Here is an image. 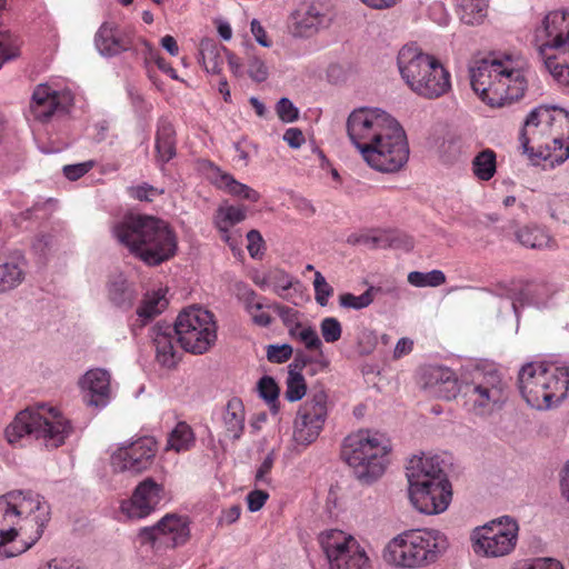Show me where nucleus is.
Returning <instances> with one entry per match:
<instances>
[{
  "label": "nucleus",
  "instance_id": "5701e85b",
  "mask_svg": "<svg viewBox=\"0 0 569 569\" xmlns=\"http://www.w3.org/2000/svg\"><path fill=\"white\" fill-rule=\"evenodd\" d=\"M79 388L88 406L103 408L111 399V375L103 368L89 369L80 378Z\"/></svg>",
  "mask_w": 569,
  "mask_h": 569
},
{
  "label": "nucleus",
  "instance_id": "a18cd8bd",
  "mask_svg": "<svg viewBox=\"0 0 569 569\" xmlns=\"http://www.w3.org/2000/svg\"><path fill=\"white\" fill-rule=\"evenodd\" d=\"M475 177L480 181H489L497 172V156L491 149H485L476 154L471 162Z\"/></svg>",
  "mask_w": 569,
  "mask_h": 569
},
{
  "label": "nucleus",
  "instance_id": "1a4fd4ad",
  "mask_svg": "<svg viewBox=\"0 0 569 569\" xmlns=\"http://www.w3.org/2000/svg\"><path fill=\"white\" fill-rule=\"evenodd\" d=\"M519 389L530 407L549 409L567 397L569 370L553 363L529 362L519 371Z\"/></svg>",
  "mask_w": 569,
  "mask_h": 569
},
{
  "label": "nucleus",
  "instance_id": "bb28decb",
  "mask_svg": "<svg viewBox=\"0 0 569 569\" xmlns=\"http://www.w3.org/2000/svg\"><path fill=\"white\" fill-rule=\"evenodd\" d=\"M238 298L253 325L267 328L272 323L269 310L273 309V305H266L264 299L259 297L254 290L248 286H240Z\"/></svg>",
  "mask_w": 569,
  "mask_h": 569
},
{
  "label": "nucleus",
  "instance_id": "9b49d317",
  "mask_svg": "<svg viewBox=\"0 0 569 569\" xmlns=\"http://www.w3.org/2000/svg\"><path fill=\"white\" fill-rule=\"evenodd\" d=\"M465 406L476 416H491L508 400V387L496 369L475 368L463 387Z\"/></svg>",
  "mask_w": 569,
  "mask_h": 569
},
{
  "label": "nucleus",
  "instance_id": "4468645a",
  "mask_svg": "<svg viewBox=\"0 0 569 569\" xmlns=\"http://www.w3.org/2000/svg\"><path fill=\"white\" fill-rule=\"evenodd\" d=\"M566 127L569 132V112L552 106H539L533 109L520 134V143L525 153L533 157L537 152L548 149L549 138ZM546 154V151H543Z\"/></svg>",
  "mask_w": 569,
  "mask_h": 569
},
{
  "label": "nucleus",
  "instance_id": "7ed1b4c3",
  "mask_svg": "<svg viewBox=\"0 0 569 569\" xmlns=\"http://www.w3.org/2000/svg\"><path fill=\"white\" fill-rule=\"evenodd\" d=\"M520 57L501 54L486 58L470 69V82L480 99L502 107L523 97L528 80Z\"/></svg>",
  "mask_w": 569,
  "mask_h": 569
},
{
  "label": "nucleus",
  "instance_id": "13d9d810",
  "mask_svg": "<svg viewBox=\"0 0 569 569\" xmlns=\"http://www.w3.org/2000/svg\"><path fill=\"white\" fill-rule=\"evenodd\" d=\"M94 166V161L89 160L84 162L67 164L62 168V172L68 180L76 181L88 173Z\"/></svg>",
  "mask_w": 569,
  "mask_h": 569
},
{
  "label": "nucleus",
  "instance_id": "39448f33",
  "mask_svg": "<svg viewBox=\"0 0 569 569\" xmlns=\"http://www.w3.org/2000/svg\"><path fill=\"white\" fill-rule=\"evenodd\" d=\"M533 46L553 80L569 89V14L552 10L533 31Z\"/></svg>",
  "mask_w": 569,
  "mask_h": 569
},
{
  "label": "nucleus",
  "instance_id": "423d86ee",
  "mask_svg": "<svg viewBox=\"0 0 569 569\" xmlns=\"http://www.w3.org/2000/svg\"><path fill=\"white\" fill-rule=\"evenodd\" d=\"M397 66L401 79L419 97L437 99L451 89L449 71L436 57L416 46L407 44L399 50Z\"/></svg>",
  "mask_w": 569,
  "mask_h": 569
},
{
  "label": "nucleus",
  "instance_id": "338daca9",
  "mask_svg": "<svg viewBox=\"0 0 569 569\" xmlns=\"http://www.w3.org/2000/svg\"><path fill=\"white\" fill-rule=\"evenodd\" d=\"M250 30L256 41L263 48H270L272 42L269 40L263 26L259 20L252 19L250 22Z\"/></svg>",
  "mask_w": 569,
  "mask_h": 569
},
{
  "label": "nucleus",
  "instance_id": "9d476101",
  "mask_svg": "<svg viewBox=\"0 0 569 569\" xmlns=\"http://www.w3.org/2000/svg\"><path fill=\"white\" fill-rule=\"evenodd\" d=\"M446 548L445 537L437 530L412 529L392 538L382 551L383 560L399 568H417L437 560Z\"/></svg>",
  "mask_w": 569,
  "mask_h": 569
},
{
  "label": "nucleus",
  "instance_id": "49530a36",
  "mask_svg": "<svg viewBox=\"0 0 569 569\" xmlns=\"http://www.w3.org/2000/svg\"><path fill=\"white\" fill-rule=\"evenodd\" d=\"M542 203L555 220L563 222L569 219V194L567 193H548L543 196Z\"/></svg>",
  "mask_w": 569,
  "mask_h": 569
},
{
  "label": "nucleus",
  "instance_id": "e433bc0d",
  "mask_svg": "<svg viewBox=\"0 0 569 569\" xmlns=\"http://www.w3.org/2000/svg\"><path fill=\"white\" fill-rule=\"evenodd\" d=\"M196 443V436L191 427L183 421L178 422L169 432L164 451L177 453L190 450Z\"/></svg>",
  "mask_w": 569,
  "mask_h": 569
},
{
  "label": "nucleus",
  "instance_id": "72a5a7b5",
  "mask_svg": "<svg viewBox=\"0 0 569 569\" xmlns=\"http://www.w3.org/2000/svg\"><path fill=\"white\" fill-rule=\"evenodd\" d=\"M246 219V209L241 206H229V204H222L218 208L216 217H214V224L219 229V231L222 233V238L226 242L230 244V247L233 248L232 239L229 233V229L243 221Z\"/></svg>",
  "mask_w": 569,
  "mask_h": 569
},
{
  "label": "nucleus",
  "instance_id": "864d4df0",
  "mask_svg": "<svg viewBox=\"0 0 569 569\" xmlns=\"http://www.w3.org/2000/svg\"><path fill=\"white\" fill-rule=\"evenodd\" d=\"M373 287L367 289L360 296L345 292L339 296V306L343 309L361 310L369 307L373 302Z\"/></svg>",
  "mask_w": 569,
  "mask_h": 569
},
{
  "label": "nucleus",
  "instance_id": "7c9ffc66",
  "mask_svg": "<svg viewBox=\"0 0 569 569\" xmlns=\"http://www.w3.org/2000/svg\"><path fill=\"white\" fill-rule=\"evenodd\" d=\"M291 339L302 343L307 350L316 351L317 358L313 360L320 368H328L329 360L323 353V345L316 329L307 325H298L290 329Z\"/></svg>",
  "mask_w": 569,
  "mask_h": 569
},
{
  "label": "nucleus",
  "instance_id": "37998d69",
  "mask_svg": "<svg viewBox=\"0 0 569 569\" xmlns=\"http://www.w3.org/2000/svg\"><path fill=\"white\" fill-rule=\"evenodd\" d=\"M489 0H457L460 20L469 26L480 24L487 17Z\"/></svg>",
  "mask_w": 569,
  "mask_h": 569
},
{
  "label": "nucleus",
  "instance_id": "f704fd0d",
  "mask_svg": "<svg viewBox=\"0 0 569 569\" xmlns=\"http://www.w3.org/2000/svg\"><path fill=\"white\" fill-rule=\"evenodd\" d=\"M546 154L537 152L533 157L550 160L552 163H562L569 158V132L566 127L559 129L549 138L547 143Z\"/></svg>",
  "mask_w": 569,
  "mask_h": 569
},
{
  "label": "nucleus",
  "instance_id": "412c9836",
  "mask_svg": "<svg viewBox=\"0 0 569 569\" xmlns=\"http://www.w3.org/2000/svg\"><path fill=\"white\" fill-rule=\"evenodd\" d=\"M72 101L70 90H57L48 83H41L32 93L29 112L34 120L44 122L56 112L64 111Z\"/></svg>",
  "mask_w": 569,
  "mask_h": 569
},
{
  "label": "nucleus",
  "instance_id": "2eb2a0df",
  "mask_svg": "<svg viewBox=\"0 0 569 569\" xmlns=\"http://www.w3.org/2000/svg\"><path fill=\"white\" fill-rule=\"evenodd\" d=\"M137 539L156 555L174 550L190 541L191 521L187 516L169 512L154 525L140 528Z\"/></svg>",
  "mask_w": 569,
  "mask_h": 569
},
{
  "label": "nucleus",
  "instance_id": "4be33fe9",
  "mask_svg": "<svg viewBox=\"0 0 569 569\" xmlns=\"http://www.w3.org/2000/svg\"><path fill=\"white\" fill-rule=\"evenodd\" d=\"M319 540L330 569H336V565L347 567L353 560V556L366 555L358 541L341 530H327L320 535Z\"/></svg>",
  "mask_w": 569,
  "mask_h": 569
},
{
  "label": "nucleus",
  "instance_id": "2f4dec72",
  "mask_svg": "<svg viewBox=\"0 0 569 569\" xmlns=\"http://www.w3.org/2000/svg\"><path fill=\"white\" fill-rule=\"evenodd\" d=\"M326 17L316 6H307L295 14V30L301 37H310L325 27Z\"/></svg>",
  "mask_w": 569,
  "mask_h": 569
},
{
  "label": "nucleus",
  "instance_id": "0e129e2a",
  "mask_svg": "<svg viewBox=\"0 0 569 569\" xmlns=\"http://www.w3.org/2000/svg\"><path fill=\"white\" fill-rule=\"evenodd\" d=\"M269 495L263 490H252L247 495V505L250 512L259 511L268 500Z\"/></svg>",
  "mask_w": 569,
  "mask_h": 569
},
{
  "label": "nucleus",
  "instance_id": "b1692460",
  "mask_svg": "<svg viewBox=\"0 0 569 569\" xmlns=\"http://www.w3.org/2000/svg\"><path fill=\"white\" fill-rule=\"evenodd\" d=\"M133 33L112 21H104L94 34V47L103 57H114L132 48Z\"/></svg>",
  "mask_w": 569,
  "mask_h": 569
},
{
  "label": "nucleus",
  "instance_id": "09e8293b",
  "mask_svg": "<svg viewBox=\"0 0 569 569\" xmlns=\"http://www.w3.org/2000/svg\"><path fill=\"white\" fill-rule=\"evenodd\" d=\"M407 279L416 288L439 287L446 282V274L438 269L428 272L411 271Z\"/></svg>",
  "mask_w": 569,
  "mask_h": 569
},
{
  "label": "nucleus",
  "instance_id": "f257e3e1",
  "mask_svg": "<svg viewBox=\"0 0 569 569\" xmlns=\"http://www.w3.org/2000/svg\"><path fill=\"white\" fill-rule=\"evenodd\" d=\"M50 517L49 502L37 492L13 490L0 496V559L29 550L42 537Z\"/></svg>",
  "mask_w": 569,
  "mask_h": 569
},
{
  "label": "nucleus",
  "instance_id": "e2e57ef3",
  "mask_svg": "<svg viewBox=\"0 0 569 569\" xmlns=\"http://www.w3.org/2000/svg\"><path fill=\"white\" fill-rule=\"evenodd\" d=\"M129 193L132 198L140 201H152L158 194L161 193L154 187L143 183L140 186L129 188Z\"/></svg>",
  "mask_w": 569,
  "mask_h": 569
},
{
  "label": "nucleus",
  "instance_id": "a211bd4d",
  "mask_svg": "<svg viewBox=\"0 0 569 569\" xmlns=\"http://www.w3.org/2000/svg\"><path fill=\"white\" fill-rule=\"evenodd\" d=\"M397 122L395 117L380 108H358L347 119V134L359 152Z\"/></svg>",
  "mask_w": 569,
  "mask_h": 569
},
{
  "label": "nucleus",
  "instance_id": "a878e982",
  "mask_svg": "<svg viewBox=\"0 0 569 569\" xmlns=\"http://www.w3.org/2000/svg\"><path fill=\"white\" fill-rule=\"evenodd\" d=\"M250 278L261 290H272L281 298H284L286 292L293 287L295 282H298L290 273L276 267L267 270H254Z\"/></svg>",
  "mask_w": 569,
  "mask_h": 569
},
{
  "label": "nucleus",
  "instance_id": "393cba45",
  "mask_svg": "<svg viewBox=\"0 0 569 569\" xmlns=\"http://www.w3.org/2000/svg\"><path fill=\"white\" fill-rule=\"evenodd\" d=\"M420 383L431 396L450 400L459 392L458 378L448 367L428 366L421 370Z\"/></svg>",
  "mask_w": 569,
  "mask_h": 569
},
{
  "label": "nucleus",
  "instance_id": "4c0bfd02",
  "mask_svg": "<svg viewBox=\"0 0 569 569\" xmlns=\"http://www.w3.org/2000/svg\"><path fill=\"white\" fill-rule=\"evenodd\" d=\"M7 0H0V11L4 9ZM21 39L9 29L0 27V69L21 56Z\"/></svg>",
  "mask_w": 569,
  "mask_h": 569
},
{
  "label": "nucleus",
  "instance_id": "8fccbe9b",
  "mask_svg": "<svg viewBox=\"0 0 569 569\" xmlns=\"http://www.w3.org/2000/svg\"><path fill=\"white\" fill-rule=\"evenodd\" d=\"M259 396L268 403L273 415L279 412V387L274 379L268 376L262 377L258 382Z\"/></svg>",
  "mask_w": 569,
  "mask_h": 569
},
{
  "label": "nucleus",
  "instance_id": "f8f14e48",
  "mask_svg": "<svg viewBox=\"0 0 569 569\" xmlns=\"http://www.w3.org/2000/svg\"><path fill=\"white\" fill-rule=\"evenodd\" d=\"M174 332L184 351L203 355L217 342L218 325L211 311L192 306L179 312L174 321Z\"/></svg>",
  "mask_w": 569,
  "mask_h": 569
},
{
  "label": "nucleus",
  "instance_id": "603ef678",
  "mask_svg": "<svg viewBox=\"0 0 569 569\" xmlns=\"http://www.w3.org/2000/svg\"><path fill=\"white\" fill-rule=\"evenodd\" d=\"M110 301L118 308H129L132 303V291L123 279H119L109 284L108 288Z\"/></svg>",
  "mask_w": 569,
  "mask_h": 569
},
{
  "label": "nucleus",
  "instance_id": "dca6fc26",
  "mask_svg": "<svg viewBox=\"0 0 569 569\" xmlns=\"http://www.w3.org/2000/svg\"><path fill=\"white\" fill-rule=\"evenodd\" d=\"M519 526L510 517H501L475 529L471 540L475 553L486 558L510 555L518 542Z\"/></svg>",
  "mask_w": 569,
  "mask_h": 569
},
{
  "label": "nucleus",
  "instance_id": "6e6d98bb",
  "mask_svg": "<svg viewBox=\"0 0 569 569\" xmlns=\"http://www.w3.org/2000/svg\"><path fill=\"white\" fill-rule=\"evenodd\" d=\"M313 289L316 301L322 307L327 306L333 289L320 271L315 272Z\"/></svg>",
  "mask_w": 569,
  "mask_h": 569
},
{
  "label": "nucleus",
  "instance_id": "79ce46f5",
  "mask_svg": "<svg viewBox=\"0 0 569 569\" xmlns=\"http://www.w3.org/2000/svg\"><path fill=\"white\" fill-rule=\"evenodd\" d=\"M152 339L157 361L162 367L173 368L178 363L179 355L174 348L172 336L158 330L153 333Z\"/></svg>",
  "mask_w": 569,
  "mask_h": 569
},
{
  "label": "nucleus",
  "instance_id": "c756f323",
  "mask_svg": "<svg viewBox=\"0 0 569 569\" xmlns=\"http://www.w3.org/2000/svg\"><path fill=\"white\" fill-rule=\"evenodd\" d=\"M515 238L521 246L530 249H556L557 242L550 232L537 224H526L518 227L515 231Z\"/></svg>",
  "mask_w": 569,
  "mask_h": 569
},
{
  "label": "nucleus",
  "instance_id": "58836bf2",
  "mask_svg": "<svg viewBox=\"0 0 569 569\" xmlns=\"http://www.w3.org/2000/svg\"><path fill=\"white\" fill-rule=\"evenodd\" d=\"M7 0H0V11L4 9ZM21 39L9 29L0 27V69L21 56Z\"/></svg>",
  "mask_w": 569,
  "mask_h": 569
},
{
  "label": "nucleus",
  "instance_id": "774afa93",
  "mask_svg": "<svg viewBox=\"0 0 569 569\" xmlns=\"http://www.w3.org/2000/svg\"><path fill=\"white\" fill-rule=\"evenodd\" d=\"M283 140L288 143L289 147L298 149L305 143L306 138L300 129L289 128L283 134Z\"/></svg>",
  "mask_w": 569,
  "mask_h": 569
},
{
  "label": "nucleus",
  "instance_id": "680f3d73",
  "mask_svg": "<svg viewBox=\"0 0 569 569\" xmlns=\"http://www.w3.org/2000/svg\"><path fill=\"white\" fill-rule=\"evenodd\" d=\"M248 252L252 258H260L263 254L264 242L259 231L250 230L247 233Z\"/></svg>",
  "mask_w": 569,
  "mask_h": 569
},
{
  "label": "nucleus",
  "instance_id": "473e14b6",
  "mask_svg": "<svg viewBox=\"0 0 569 569\" xmlns=\"http://www.w3.org/2000/svg\"><path fill=\"white\" fill-rule=\"evenodd\" d=\"M222 52L228 50L211 38H203L199 43V61L208 73L219 74L223 64Z\"/></svg>",
  "mask_w": 569,
  "mask_h": 569
},
{
  "label": "nucleus",
  "instance_id": "0eeeda50",
  "mask_svg": "<svg viewBox=\"0 0 569 569\" xmlns=\"http://www.w3.org/2000/svg\"><path fill=\"white\" fill-rule=\"evenodd\" d=\"M391 452L389 438L376 430L359 429L343 440L342 457L355 477L371 485L383 476Z\"/></svg>",
  "mask_w": 569,
  "mask_h": 569
},
{
  "label": "nucleus",
  "instance_id": "f03ea898",
  "mask_svg": "<svg viewBox=\"0 0 569 569\" xmlns=\"http://www.w3.org/2000/svg\"><path fill=\"white\" fill-rule=\"evenodd\" d=\"M112 234L148 266L168 261L178 250L176 232L168 222L152 216H128L112 227Z\"/></svg>",
  "mask_w": 569,
  "mask_h": 569
},
{
  "label": "nucleus",
  "instance_id": "3c124183",
  "mask_svg": "<svg viewBox=\"0 0 569 569\" xmlns=\"http://www.w3.org/2000/svg\"><path fill=\"white\" fill-rule=\"evenodd\" d=\"M307 392V385L303 376L293 369H290L286 380L284 397L290 402L301 400Z\"/></svg>",
  "mask_w": 569,
  "mask_h": 569
},
{
  "label": "nucleus",
  "instance_id": "6e6552de",
  "mask_svg": "<svg viewBox=\"0 0 569 569\" xmlns=\"http://www.w3.org/2000/svg\"><path fill=\"white\" fill-rule=\"evenodd\" d=\"M71 432L70 421L57 407L48 403H38L20 411L4 431L10 443L31 435L50 448L63 445Z\"/></svg>",
  "mask_w": 569,
  "mask_h": 569
},
{
  "label": "nucleus",
  "instance_id": "6ab92c4d",
  "mask_svg": "<svg viewBox=\"0 0 569 569\" xmlns=\"http://www.w3.org/2000/svg\"><path fill=\"white\" fill-rule=\"evenodd\" d=\"M327 402V393L318 390L301 405L293 422L296 443L308 446L319 437L328 415Z\"/></svg>",
  "mask_w": 569,
  "mask_h": 569
},
{
  "label": "nucleus",
  "instance_id": "c9c22d12",
  "mask_svg": "<svg viewBox=\"0 0 569 569\" xmlns=\"http://www.w3.org/2000/svg\"><path fill=\"white\" fill-rule=\"evenodd\" d=\"M176 132L170 121L161 119L158 122V129L156 134V149L158 152L159 160L168 162L176 154Z\"/></svg>",
  "mask_w": 569,
  "mask_h": 569
},
{
  "label": "nucleus",
  "instance_id": "c85d7f7f",
  "mask_svg": "<svg viewBox=\"0 0 569 569\" xmlns=\"http://www.w3.org/2000/svg\"><path fill=\"white\" fill-rule=\"evenodd\" d=\"M244 407L239 398L230 399L220 415V426L226 438H240L244 428Z\"/></svg>",
  "mask_w": 569,
  "mask_h": 569
},
{
  "label": "nucleus",
  "instance_id": "4d7b16f0",
  "mask_svg": "<svg viewBox=\"0 0 569 569\" xmlns=\"http://www.w3.org/2000/svg\"><path fill=\"white\" fill-rule=\"evenodd\" d=\"M293 349L290 345H270L267 349V358L274 363H283L292 356Z\"/></svg>",
  "mask_w": 569,
  "mask_h": 569
},
{
  "label": "nucleus",
  "instance_id": "aec40b11",
  "mask_svg": "<svg viewBox=\"0 0 569 569\" xmlns=\"http://www.w3.org/2000/svg\"><path fill=\"white\" fill-rule=\"evenodd\" d=\"M164 496L162 483L152 478H146L138 483L130 498L120 502V516L130 521L142 520L156 510Z\"/></svg>",
  "mask_w": 569,
  "mask_h": 569
},
{
  "label": "nucleus",
  "instance_id": "5fc2aeb1",
  "mask_svg": "<svg viewBox=\"0 0 569 569\" xmlns=\"http://www.w3.org/2000/svg\"><path fill=\"white\" fill-rule=\"evenodd\" d=\"M320 331L326 342L333 343L341 338L342 327L337 318L327 317L320 322Z\"/></svg>",
  "mask_w": 569,
  "mask_h": 569
},
{
  "label": "nucleus",
  "instance_id": "bf43d9fd",
  "mask_svg": "<svg viewBox=\"0 0 569 569\" xmlns=\"http://www.w3.org/2000/svg\"><path fill=\"white\" fill-rule=\"evenodd\" d=\"M276 109L279 118L283 122H293L298 119L299 111L288 98H281Z\"/></svg>",
  "mask_w": 569,
  "mask_h": 569
},
{
  "label": "nucleus",
  "instance_id": "f3484780",
  "mask_svg": "<svg viewBox=\"0 0 569 569\" xmlns=\"http://www.w3.org/2000/svg\"><path fill=\"white\" fill-rule=\"evenodd\" d=\"M158 452L152 437H140L118 443L110 452L109 463L116 473L138 476L149 470Z\"/></svg>",
  "mask_w": 569,
  "mask_h": 569
},
{
  "label": "nucleus",
  "instance_id": "20e7f679",
  "mask_svg": "<svg viewBox=\"0 0 569 569\" xmlns=\"http://www.w3.org/2000/svg\"><path fill=\"white\" fill-rule=\"evenodd\" d=\"M406 477L409 500L417 511L439 515L448 509L452 488L437 456H412L406 466Z\"/></svg>",
  "mask_w": 569,
  "mask_h": 569
},
{
  "label": "nucleus",
  "instance_id": "052dcab7",
  "mask_svg": "<svg viewBox=\"0 0 569 569\" xmlns=\"http://www.w3.org/2000/svg\"><path fill=\"white\" fill-rule=\"evenodd\" d=\"M273 310L278 313L283 325L287 327L288 333L290 332V329L301 323L298 319V312L291 308L274 303Z\"/></svg>",
  "mask_w": 569,
  "mask_h": 569
},
{
  "label": "nucleus",
  "instance_id": "de8ad7c7",
  "mask_svg": "<svg viewBox=\"0 0 569 569\" xmlns=\"http://www.w3.org/2000/svg\"><path fill=\"white\" fill-rule=\"evenodd\" d=\"M246 76L254 82H263L269 77V67L267 62L253 50L247 52Z\"/></svg>",
  "mask_w": 569,
  "mask_h": 569
},
{
  "label": "nucleus",
  "instance_id": "cd10ccee",
  "mask_svg": "<svg viewBox=\"0 0 569 569\" xmlns=\"http://www.w3.org/2000/svg\"><path fill=\"white\" fill-rule=\"evenodd\" d=\"M24 267V258L21 254H0V293L8 292L22 283L26 276Z\"/></svg>",
  "mask_w": 569,
  "mask_h": 569
},
{
  "label": "nucleus",
  "instance_id": "ea45409f",
  "mask_svg": "<svg viewBox=\"0 0 569 569\" xmlns=\"http://www.w3.org/2000/svg\"><path fill=\"white\" fill-rule=\"evenodd\" d=\"M7 0H0V11L4 9ZM21 39L9 29L0 27V69L21 56Z\"/></svg>",
  "mask_w": 569,
  "mask_h": 569
},
{
  "label": "nucleus",
  "instance_id": "a19ab883",
  "mask_svg": "<svg viewBox=\"0 0 569 569\" xmlns=\"http://www.w3.org/2000/svg\"><path fill=\"white\" fill-rule=\"evenodd\" d=\"M167 287H159L148 291L141 306L138 308L137 313L140 318L151 319L166 310L168 307Z\"/></svg>",
  "mask_w": 569,
  "mask_h": 569
},
{
  "label": "nucleus",
  "instance_id": "c03bdc74",
  "mask_svg": "<svg viewBox=\"0 0 569 569\" xmlns=\"http://www.w3.org/2000/svg\"><path fill=\"white\" fill-rule=\"evenodd\" d=\"M216 183L219 188L224 189L227 192L234 197L246 199L251 202H257L260 199L258 191L244 183L237 181L231 174L227 172L217 170Z\"/></svg>",
  "mask_w": 569,
  "mask_h": 569
},
{
  "label": "nucleus",
  "instance_id": "ddd939ff",
  "mask_svg": "<svg viewBox=\"0 0 569 569\" xmlns=\"http://www.w3.org/2000/svg\"><path fill=\"white\" fill-rule=\"evenodd\" d=\"M363 161L381 172H396L409 159V144L399 121L359 151Z\"/></svg>",
  "mask_w": 569,
  "mask_h": 569
},
{
  "label": "nucleus",
  "instance_id": "69168bd1",
  "mask_svg": "<svg viewBox=\"0 0 569 569\" xmlns=\"http://www.w3.org/2000/svg\"><path fill=\"white\" fill-rule=\"evenodd\" d=\"M274 457L273 453L270 452L266 456L259 468L257 469L254 479L257 483H266L268 485L270 482V479L268 478V475L270 473L272 467H273Z\"/></svg>",
  "mask_w": 569,
  "mask_h": 569
}]
</instances>
